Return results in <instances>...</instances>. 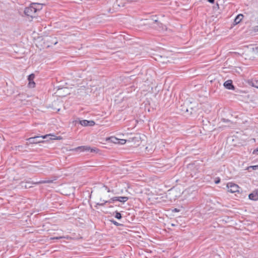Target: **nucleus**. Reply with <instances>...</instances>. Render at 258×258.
<instances>
[{"mask_svg": "<svg viewBox=\"0 0 258 258\" xmlns=\"http://www.w3.org/2000/svg\"><path fill=\"white\" fill-rule=\"evenodd\" d=\"M227 187L228 188V191L230 192L234 193L239 192V187L236 184L231 182L228 183L227 184Z\"/></svg>", "mask_w": 258, "mask_h": 258, "instance_id": "obj_5", "label": "nucleus"}, {"mask_svg": "<svg viewBox=\"0 0 258 258\" xmlns=\"http://www.w3.org/2000/svg\"><path fill=\"white\" fill-rule=\"evenodd\" d=\"M77 122H79L81 125L87 126H92L95 124V122L93 120H76L75 124H76Z\"/></svg>", "mask_w": 258, "mask_h": 258, "instance_id": "obj_6", "label": "nucleus"}, {"mask_svg": "<svg viewBox=\"0 0 258 258\" xmlns=\"http://www.w3.org/2000/svg\"><path fill=\"white\" fill-rule=\"evenodd\" d=\"M224 86L225 88L229 90H234V86L232 84V81L231 80L226 81L224 83Z\"/></svg>", "mask_w": 258, "mask_h": 258, "instance_id": "obj_8", "label": "nucleus"}, {"mask_svg": "<svg viewBox=\"0 0 258 258\" xmlns=\"http://www.w3.org/2000/svg\"><path fill=\"white\" fill-rule=\"evenodd\" d=\"M102 202V203H97V205H99V206H104L106 203H104V200H102L101 199L100 200Z\"/></svg>", "mask_w": 258, "mask_h": 258, "instance_id": "obj_22", "label": "nucleus"}, {"mask_svg": "<svg viewBox=\"0 0 258 258\" xmlns=\"http://www.w3.org/2000/svg\"><path fill=\"white\" fill-rule=\"evenodd\" d=\"M108 140L110 141L111 142L113 143L114 144H118L119 143V139L114 137H111L109 138Z\"/></svg>", "mask_w": 258, "mask_h": 258, "instance_id": "obj_14", "label": "nucleus"}, {"mask_svg": "<svg viewBox=\"0 0 258 258\" xmlns=\"http://www.w3.org/2000/svg\"><path fill=\"white\" fill-rule=\"evenodd\" d=\"M253 86L258 88V80L255 82V84H253Z\"/></svg>", "mask_w": 258, "mask_h": 258, "instance_id": "obj_28", "label": "nucleus"}, {"mask_svg": "<svg viewBox=\"0 0 258 258\" xmlns=\"http://www.w3.org/2000/svg\"><path fill=\"white\" fill-rule=\"evenodd\" d=\"M220 179L219 178H218L215 181V183L216 184H218L219 183H220Z\"/></svg>", "mask_w": 258, "mask_h": 258, "instance_id": "obj_26", "label": "nucleus"}, {"mask_svg": "<svg viewBox=\"0 0 258 258\" xmlns=\"http://www.w3.org/2000/svg\"><path fill=\"white\" fill-rule=\"evenodd\" d=\"M110 221L115 225L116 226H120L121 224H119V223L117 222L116 221H114V220H111Z\"/></svg>", "mask_w": 258, "mask_h": 258, "instance_id": "obj_20", "label": "nucleus"}, {"mask_svg": "<svg viewBox=\"0 0 258 258\" xmlns=\"http://www.w3.org/2000/svg\"><path fill=\"white\" fill-rule=\"evenodd\" d=\"M97 149L96 148H91L88 146H79L75 148L71 149L70 151H76V152H96Z\"/></svg>", "mask_w": 258, "mask_h": 258, "instance_id": "obj_3", "label": "nucleus"}, {"mask_svg": "<svg viewBox=\"0 0 258 258\" xmlns=\"http://www.w3.org/2000/svg\"><path fill=\"white\" fill-rule=\"evenodd\" d=\"M182 111L183 112H187L190 114H193L194 112L196 111V108L194 107H190L189 108H187L186 106H183L182 109H181Z\"/></svg>", "mask_w": 258, "mask_h": 258, "instance_id": "obj_7", "label": "nucleus"}, {"mask_svg": "<svg viewBox=\"0 0 258 258\" xmlns=\"http://www.w3.org/2000/svg\"><path fill=\"white\" fill-rule=\"evenodd\" d=\"M208 1L210 3L214 4V2H215V0H208Z\"/></svg>", "mask_w": 258, "mask_h": 258, "instance_id": "obj_29", "label": "nucleus"}, {"mask_svg": "<svg viewBox=\"0 0 258 258\" xmlns=\"http://www.w3.org/2000/svg\"><path fill=\"white\" fill-rule=\"evenodd\" d=\"M64 238V236L53 237H51V238H50V239H51V240H54V239H60Z\"/></svg>", "mask_w": 258, "mask_h": 258, "instance_id": "obj_21", "label": "nucleus"}, {"mask_svg": "<svg viewBox=\"0 0 258 258\" xmlns=\"http://www.w3.org/2000/svg\"><path fill=\"white\" fill-rule=\"evenodd\" d=\"M154 22H155V23H157V24H158V23H159V22L158 21V20H154Z\"/></svg>", "mask_w": 258, "mask_h": 258, "instance_id": "obj_31", "label": "nucleus"}, {"mask_svg": "<svg viewBox=\"0 0 258 258\" xmlns=\"http://www.w3.org/2000/svg\"><path fill=\"white\" fill-rule=\"evenodd\" d=\"M174 211H177V209H175L174 210Z\"/></svg>", "mask_w": 258, "mask_h": 258, "instance_id": "obj_33", "label": "nucleus"}, {"mask_svg": "<svg viewBox=\"0 0 258 258\" xmlns=\"http://www.w3.org/2000/svg\"><path fill=\"white\" fill-rule=\"evenodd\" d=\"M116 202V199H115V197H113L112 198H111L108 201H104V203H108V204H111V203H113L114 202Z\"/></svg>", "mask_w": 258, "mask_h": 258, "instance_id": "obj_15", "label": "nucleus"}, {"mask_svg": "<svg viewBox=\"0 0 258 258\" xmlns=\"http://www.w3.org/2000/svg\"><path fill=\"white\" fill-rule=\"evenodd\" d=\"M104 187L105 188V189H107V191H108V192H110V190H109V189H108V187H107V186H105V185H104Z\"/></svg>", "mask_w": 258, "mask_h": 258, "instance_id": "obj_30", "label": "nucleus"}, {"mask_svg": "<svg viewBox=\"0 0 258 258\" xmlns=\"http://www.w3.org/2000/svg\"><path fill=\"white\" fill-rule=\"evenodd\" d=\"M253 30L255 32H258V25L255 26Z\"/></svg>", "mask_w": 258, "mask_h": 258, "instance_id": "obj_27", "label": "nucleus"}, {"mask_svg": "<svg viewBox=\"0 0 258 258\" xmlns=\"http://www.w3.org/2000/svg\"><path fill=\"white\" fill-rule=\"evenodd\" d=\"M186 169V172L188 173L189 175L191 177L196 176L197 174L199 172L197 166L193 163L188 164L187 165Z\"/></svg>", "mask_w": 258, "mask_h": 258, "instance_id": "obj_4", "label": "nucleus"}, {"mask_svg": "<svg viewBox=\"0 0 258 258\" xmlns=\"http://www.w3.org/2000/svg\"><path fill=\"white\" fill-rule=\"evenodd\" d=\"M35 76L32 74L28 76V80L29 81L28 86L30 88H34L35 87V83L33 81Z\"/></svg>", "mask_w": 258, "mask_h": 258, "instance_id": "obj_9", "label": "nucleus"}, {"mask_svg": "<svg viewBox=\"0 0 258 258\" xmlns=\"http://www.w3.org/2000/svg\"><path fill=\"white\" fill-rule=\"evenodd\" d=\"M253 154L258 155V147L256 149L254 150Z\"/></svg>", "mask_w": 258, "mask_h": 258, "instance_id": "obj_25", "label": "nucleus"}, {"mask_svg": "<svg viewBox=\"0 0 258 258\" xmlns=\"http://www.w3.org/2000/svg\"><path fill=\"white\" fill-rule=\"evenodd\" d=\"M114 216L117 219H120L122 217L121 214L117 211L115 212Z\"/></svg>", "mask_w": 258, "mask_h": 258, "instance_id": "obj_16", "label": "nucleus"}, {"mask_svg": "<svg viewBox=\"0 0 258 258\" xmlns=\"http://www.w3.org/2000/svg\"><path fill=\"white\" fill-rule=\"evenodd\" d=\"M126 140L119 139V143H118V144L123 145V144H124L126 143Z\"/></svg>", "mask_w": 258, "mask_h": 258, "instance_id": "obj_19", "label": "nucleus"}, {"mask_svg": "<svg viewBox=\"0 0 258 258\" xmlns=\"http://www.w3.org/2000/svg\"><path fill=\"white\" fill-rule=\"evenodd\" d=\"M51 135H46L42 136H36L34 137L29 138L27 139L28 142L27 144H38L39 143L43 142V139H46Z\"/></svg>", "mask_w": 258, "mask_h": 258, "instance_id": "obj_2", "label": "nucleus"}, {"mask_svg": "<svg viewBox=\"0 0 258 258\" xmlns=\"http://www.w3.org/2000/svg\"><path fill=\"white\" fill-rule=\"evenodd\" d=\"M250 168L253 170H256L258 169V165L251 166L248 167V169L249 170Z\"/></svg>", "mask_w": 258, "mask_h": 258, "instance_id": "obj_18", "label": "nucleus"}, {"mask_svg": "<svg viewBox=\"0 0 258 258\" xmlns=\"http://www.w3.org/2000/svg\"><path fill=\"white\" fill-rule=\"evenodd\" d=\"M223 121H224V122H226V121H227V120H226V119H223Z\"/></svg>", "mask_w": 258, "mask_h": 258, "instance_id": "obj_32", "label": "nucleus"}, {"mask_svg": "<svg viewBox=\"0 0 258 258\" xmlns=\"http://www.w3.org/2000/svg\"><path fill=\"white\" fill-rule=\"evenodd\" d=\"M40 4L33 3L30 5V6L28 7H27L25 9L24 13L26 15L28 16H30L31 17H33L34 14L39 10Z\"/></svg>", "mask_w": 258, "mask_h": 258, "instance_id": "obj_1", "label": "nucleus"}, {"mask_svg": "<svg viewBox=\"0 0 258 258\" xmlns=\"http://www.w3.org/2000/svg\"><path fill=\"white\" fill-rule=\"evenodd\" d=\"M243 17V15H242V14L238 15L234 19V22L235 23V24H237L239 23L241 21Z\"/></svg>", "mask_w": 258, "mask_h": 258, "instance_id": "obj_12", "label": "nucleus"}, {"mask_svg": "<svg viewBox=\"0 0 258 258\" xmlns=\"http://www.w3.org/2000/svg\"><path fill=\"white\" fill-rule=\"evenodd\" d=\"M257 47H256V48H253V47H252V48H251V49H250V51H251V52H255L256 51L257 52Z\"/></svg>", "mask_w": 258, "mask_h": 258, "instance_id": "obj_24", "label": "nucleus"}, {"mask_svg": "<svg viewBox=\"0 0 258 258\" xmlns=\"http://www.w3.org/2000/svg\"><path fill=\"white\" fill-rule=\"evenodd\" d=\"M138 138H139L138 137H133L132 138H130L129 141L132 140V141H135V142H136V140H137L138 139Z\"/></svg>", "mask_w": 258, "mask_h": 258, "instance_id": "obj_23", "label": "nucleus"}, {"mask_svg": "<svg viewBox=\"0 0 258 258\" xmlns=\"http://www.w3.org/2000/svg\"><path fill=\"white\" fill-rule=\"evenodd\" d=\"M52 182V180H41L38 182V183H51Z\"/></svg>", "mask_w": 258, "mask_h": 258, "instance_id": "obj_17", "label": "nucleus"}, {"mask_svg": "<svg viewBox=\"0 0 258 258\" xmlns=\"http://www.w3.org/2000/svg\"><path fill=\"white\" fill-rule=\"evenodd\" d=\"M156 29L159 31H164L167 29L166 26L161 23H158Z\"/></svg>", "mask_w": 258, "mask_h": 258, "instance_id": "obj_13", "label": "nucleus"}, {"mask_svg": "<svg viewBox=\"0 0 258 258\" xmlns=\"http://www.w3.org/2000/svg\"><path fill=\"white\" fill-rule=\"evenodd\" d=\"M116 201H118L121 203H124L127 201L128 198L127 197H115Z\"/></svg>", "mask_w": 258, "mask_h": 258, "instance_id": "obj_11", "label": "nucleus"}, {"mask_svg": "<svg viewBox=\"0 0 258 258\" xmlns=\"http://www.w3.org/2000/svg\"><path fill=\"white\" fill-rule=\"evenodd\" d=\"M249 199L253 201H256L258 200V190H254L252 193L250 194L248 196Z\"/></svg>", "mask_w": 258, "mask_h": 258, "instance_id": "obj_10", "label": "nucleus"}]
</instances>
